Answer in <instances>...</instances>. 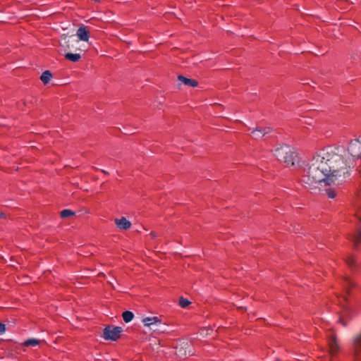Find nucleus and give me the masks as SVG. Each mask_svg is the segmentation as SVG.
<instances>
[{
	"mask_svg": "<svg viewBox=\"0 0 361 361\" xmlns=\"http://www.w3.org/2000/svg\"><path fill=\"white\" fill-rule=\"evenodd\" d=\"M149 235H150L152 238H155L158 235V234H157V232H155V231H151V232L149 233Z\"/></svg>",
	"mask_w": 361,
	"mask_h": 361,
	"instance_id": "nucleus-25",
	"label": "nucleus"
},
{
	"mask_svg": "<svg viewBox=\"0 0 361 361\" xmlns=\"http://www.w3.org/2000/svg\"><path fill=\"white\" fill-rule=\"evenodd\" d=\"M190 304V301H189L187 298L181 297L179 299V305L183 308H186Z\"/></svg>",
	"mask_w": 361,
	"mask_h": 361,
	"instance_id": "nucleus-22",
	"label": "nucleus"
},
{
	"mask_svg": "<svg viewBox=\"0 0 361 361\" xmlns=\"http://www.w3.org/2000/svg\"><path fill=\"white\" fill-rule=\"evenodd\" d=\"M274 155L277 159L283 162L288 167H295L298 164V154L289 145H283L274 150Z\"/></svg>",
	"mask_w": 361,
	"mask_h": 361,
	"instance_id": "nucleus-2",
	"label": "nucleus"
},
{
	"mask_svg": "<svg viewBox=\"0 0 361 361\" xmlns=\"http://www.w3.org/2000/svg\"><path fill=\"white\" fill-rule=\"evenodd\" d=\"M337 149L331 147L318 151L303 169L302 181L310 189L338 185L345 164Z\"/></svg>",
	"mask_w": 361,
	"mask_h": 361,
	"instance_id": "nucleus-1",
	"label": "nucleus"
},
{
	"mask_svg": "<svg viewBox=\"0 0 361 361\" xmlns=\"http://www.w3.org/2000/svg\"><path fill=\"white\" fill-rule=\"evenodd\" d=\"M356 218L359 221L357 234L353 236V240L356 243H361V206L355 213Z\"/></svg>",
	"mask_w": 361,
	"mask_h": 361,
	"instance_id": "nucleus-12",
	"label": "nucleus"
},
{
	"mask_svg": "<svg viewBox=\"0 0 361 361\" xmlns=\"http://www.w3.org/2000/svg\"><path fill=\"white\" fill-rule=\"evenodd\" d=\"M327 195L329 198H334L336 196V192L334 190L329 189L327 190Z\"/></svg>",
	"mask_w": 361,
	"mask_h": 361,
	"instance_id": "nucleus-23",
	"label": "nucleus"
},
{
	"mask_svg": "<svg viewBox=\"0 0 361 361\" xmlns=\"http://www.w3.org/2000/svg\"><path fill=\"white\" fill-rule=\"evenodd\" d=\"M122 317L125 322L129 323L134 318V314L130 311H125L123 313Z\"/></svg>",
	"mask_w": 361,
	"mask_h": 361,
	"instance_id": "nucleus-17",
	"label": "nucleus"
},
{
	"mask_svg": "<svg viewBox=\"0 0 361 361\" xmlns=\"http://www.w3.org/2000/svg\"><path fill=\"white\" fill-rule=\"evenodd\" d=\"M343 289L347 295H350V289L356 286L355 282L351 281L348 277H345L343 283Z\"/></svg>",
	"mask_w": 361,
	"mask_h": 361,
	"instance_id": "nucleus-14",
	"label": "nucleus"
},
{
	"mask_svg": "<svg viewBox=\"0 0 361 361\" xmlns=\"http://www.w3.org/2000/svg\"><path fill=\"white\" fill-rule=\"evenodd\" d=\"M115 224L120 230H128L131 227V223L126 217L114 219Z\"/></svg>",
	"mask_w": 361,
	"mask_h": 361,
	"instance_id": "nucleus-10",
	"label": "nucleus"
},
{
	"mask_svg": "<svg viewBox=\"0 0 361 361\" xmlns=\"http://www.w3.org/2000/svg\"><path fill=\"white\" fill-rule=\"evenodd\" d=\"M328 343L330 354L331 355H336L339 349V345L337 342L336 337L335 335H329Z\"/></svg>",
	"mask_w": 361,
	"mask_h": 361,
	"instance_id": "nucleus-9",
	"label": "nucleus"
},
{
	"mask_svg": "<svg viewBox=\"0 0 361 361\" xmlns=\"http://www.w3.org/2000/svg\"><path fill=\"white\" fill-rule=\"evenodd\" d=\"M66 59H67L69 61H71L73 62H76L79 61L80 59V55L79 54H72V53H67L65 55Z\"/></svg>",
	"mask_w": 361,
	"mask_h": 361,
	"instance_id": "nucleus-18",
	"label": "nucleus"
},
{
	"mask_svg": "<svg viewBox=\"0 0 361 361\" xmlns=\"http://www.w3.org/2000/svg\"><path fill=\"white\" fill-rule=\"evenodd\" d=\"M300 231V228H299V226H294L293 227V231L295 232V233H298Z\"/></svg>",
	"mask_w": 361,
	"mask_h": 361,
	"instance_id": "nucleus-27",
	"label": "nucleus"
},
{
	"mask_svg": "<svg viewBox=\"0 0 361 361\" xmlns=\"http://www.w3.org/2000/svg\"><path fill=\"white\" fill-rule=\"evenodd\" d=\"M270 131L271 129L269 127L264 128H256L255 129L252 130V135L255 139H259L264 135L268 134Z\"/></svg>",
	"mask_w": 361,
	"mask_h": 361,
	"instance_id": "nucleus-11",
	"label": "nucleus"
},
{
	"mask_svg": "<svg viewBox=\"0 0 361 361\" xmlns=\"http://www.w3.org/2000/svg\"><path fill=\"white\" fill-rule=\"evenodd\" d=\"M353 354L355 361H361V332L353 338Z\"/></svg>",
	"mask_w": 361,
	"mask_h": 361,
	"instance_id": "nucleus-6",
	"label": "nucleus"
},
{
	"mask_svg": "<svg viewBox=\"0 0 361 361\" xmlns=\"http://www.w3.org/2000/svg\"><path fill=\"white\" fill-rule=\"evenodd\" d=\"M347 302L348 298L346 295H343L338 301V304L342 309L338 322L344 327L347 326L348 322L353 319V310L347 305Z\"/></svg>",
	"mask_w": 361,
	"mask_h": 361,
	"instance_id": "nucleus-3",
	"label": "nucleus"
},
{
	"mask_svg": "<svg viewBox=\"0 0 361 361\" xmlns=\"http://www.w3.org/2000/svg\"><path fill=\"white\" fill-rule=\"evenodd\" d=\"M75 215V212L70 209H63L61 212V216L62 218H68Z\"/></svg>",
	"mask_w": 361,
	"mask_h": 361,
	"instance_id": "nucleus-21",
	"label": "nucleus"
},
{
	"mask_svg": "<svg viewBox=\"0 0 361 361\" xmlns=\"http://www.w3.org/2000/svg\"><path fill=\"white\" fill-rule=\"evenodd\" d=\"M6 330V325L1 323V334L4 333Z\"/></svg>",
	"mask_w": 361,
	"mask_h": 361,
	"instance_id": "nucleus-26",
	"label": "nucleus"
},
{
	"mask_svg": "<svg viewBox=\"0 0 361 361\" xmlns=\"http://www.w3.org/2000/svg\"><path fill=\"white\" fill-rule=\"evenodd\" d=\"M176 354L183 359L191 355L192 353L190 350L189 343L185 341L178 342L176 346Z\"/></svg>",
	"mask_w": 361,
	"mask_h": 361,
	"instance_id": "nucleus-5",
	"label": "nucleus"
},
{
	"mask_svg": "<svg viewBox=\"0 0 361 361\" xmlns=\"http://www.w3.org/2000/svg\"><path fill=\"white\" fill-rule=\"evenodd\" d=\"M347 263L349 266H353L355 264V259L353 257H350L347 259Z\"/></svg>",
	"mask_w": 361,
	"mask_h": 361,
	"instance_id": "nucleus-24",
	"label": "nucleus"
},
{
	"mask_svg": "<svg viewBox=\"0 0 361 361\" xmlns=\"http://www.w3.org/2000/svg\"><path fill=\"white\" fill-rule=\"evenodd\" d=\"M121 326H106L103 330V338L106 341H117L121 337Z\"/></svg>",
	"mask_w": 361,
	"mask_h": 361,
	"instance_id": "nucleus-4",
	"label": "nucleus"
},
{
	"mask_svg": "<svg viewBox=\"0 0 361 361\" xmlns=\"http://www.w3.org/2000/svg\"><path fill=\"white\" fill-rule=\"evenodd\" d=\"M8 326H12V322H8Z\"/></svg>",
	"mask_w": 361,
	"mask_h": 361,
	"instance_id": "nucleus-28",
	"label": "nucleus"
},
{
	"mask_svg": "<svg viewBox=\"0 0 361 361\" xmlns=\"http://www.w3.org/2000/svg\"><path fill=\"white\" fill-rule=\"evenodd\" d=\"M213 330L209 327H204L200 330V334L202 337H206L211 334Z\"/></svg>",
	"mask_w": 361,
	"mask_h": 361,
	"instance_id": "nucleus-20",
	"label": "nucleus"
},
{
	"mask_svg": "<svg viewBox=\"0 0 361 361\" xmlns=\"http://www.w3.org/2000/svg\"><path fill=\"white\" fill-rule=\"evenodd\" d=\"M102 171L103 173H107V172H106V171H104V170H102Z\"/></svg>",
	"mask_w": 361,
	"mask_h": 361,
	"instance_id": "nucleus-29",
	"label": "nucleus"
},
{
	"mask_svg": "<svg viewBox=\"0 0 361 361\" xmlns=\"http://www.w3.org/2000/svg\"><path fill=\"white\" fill-rule=\"evenodd\" d=\"M39 343V341L36 338H29L24 342L25 346H36Z\"/></svg>",
	"mask_w": 361,
	"mask_h": 361,
	"instance_id": "nucleus-19",
	"label": "nucleus"
},
{
	"mask_svg": "<svg viewBox=\"0 0 361 361\" xmlns=\"http://www.w3.org/2000/svg\"><path fill=\"white\" fill-rule=\"evenodd\" d=\"M51 78H52V75H51V72L49 71H46L42 74V75L40 77V80H42V82L44 84H47L50 81Z\"/></svg>",
	"mask_w": 361,
	"mask_h": 361,
	"instance_id": "nucleus-16",
	"label": "nucleus"
},
{
	"mask_svg": "<svg viewBox=\"0 0 361 361\" xmlns=\"http://www.w3.org/2000/svg\"><path fill=\"white\" fill-rule=\"evenodd\" d=\"M348 152L354 158L361 157V141L357 139L352 140L348 147Z\"/></svg>",
	"mask_w": 361,
	"mask_h": 361,
	"instance_id": "nucleus-8",
	"label": "nucleus"
},
{
	"mask_svg": "<svg viewBox=\"0 0 361 361\" xmlns=\"http://www.w3.org/2000/svg\"><path fill=\"white\" fill-rule=\"evenodd\" d=\"M178 80H180V82H182L184 85H188V86H190V87H197V85H198V82L197 81L193 80V79H190V78H187L183 75H179L178 77Z\"/></svg>",
	"mask_w": 361,
	"mask_h": 361,
	"instance_id": "nucleus-15",
	"label": "nucleus"
},
{
	"mask_svg": "<svg viewBox=\"0 0 361 361\" xmlns=\"http://www.w3.org/2000/svg\"><path fill=\"white\" fill-rule=\"evenodd\" d=\"M142 322L145 326L149 327L154 331H159V326L163 324L157 317H145L142 319Z\"/></svg>",
	"mask_w": 361,
	"mask_h": 361,
	"instance_id": "nucleus-7",
	"label": "nucleus"
},
{
	"mask_svg": "<svg viewBox=\"0 0 361 361\" xmlns=\"http://www.w3.org/2000/svg\"><path fill=\"white\" fill-rule=\"evenodd\" d=\"M77 37L82 41L88 42L90 35L89 31L87 30L84 26L80 27L76 33Z\"/></svg>",
	"mask_w": 361,
	"mask_h": 361,
	"instance_id": "nucleus-13",
	"label": "nucleus"
}]
</instances>
